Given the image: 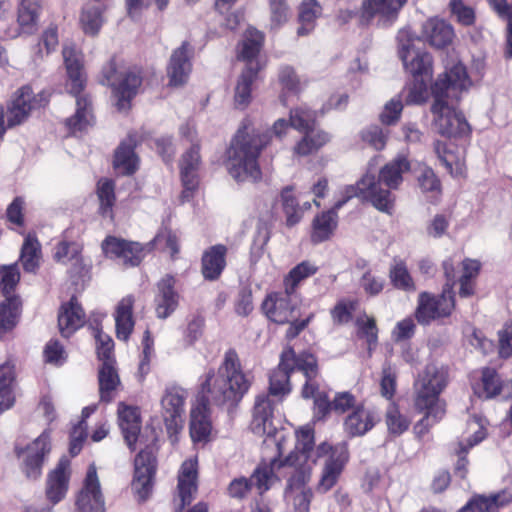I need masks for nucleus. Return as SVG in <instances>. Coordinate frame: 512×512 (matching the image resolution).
Returning a JSON list of instances; mask_svg holds the SVG:
<instances>
[{
	"label": "nucleus",
	"instance_id": "1",
	"mask_svg": "<svg viewBox=\"0 0 512 512\" xmlns=\"http://www.w3.org/2000/svg\"><path fill=\"white\" fill-rule=\"evenodd\" d=\"M251 386L250 378L242 371L235 350H228L216 374H208L201 386L197 405L190 413V435L193 441H204L211 433L208 405L235 407Z\"/></svg>",
	"mask_w": 512,
	"mask_h": 512
},
{
	"label": "nucleus",
	"instance_id": "2",
	"mask_svg": "<svg viewBox=\"0 0 512 512\" xmlns=\"http://www.w3.org/2000/svg\"><path fill=\"white\" fill-rule=\"evenodd\" d=\"M270 132L260 133L244 122L234 136L228 149L227 166L230 175L237 181L251 179L256 181L261 177L258 156L268 144Z\"/></svg>",
	"mask_w": 512,
	"mask_h": 512
},
{
	"label": "nucleus",
	"instance_id": "3",
	"mask_svg": "<svg viewBox=\"0 0 512 512\" xmlns=\"http://www.w3.org/2000/svg\"><path fill=\"white\" fill-rule=\"evenodd\" d=\"M448 378L446 367L428 364L415 381V407L425 412L424 417L415 426L418 435L425 434L429 426L444 416L445 403L439 399V395L446 388Z\"/></svg>",
	"mask_w": 512,
	"mask_h": 512
},
{
	"label": "nucleus",
	"instance_id": "4",
	"mask_svg": "<svg viewBox=\"0 0 512 512\" xmlns=\"http://www.w3.org/2000/svg\"><path fill=\"white\" fill-rule=\"evenodd\" d=\"M294 371H299L305 377V384L301 395L309 399L319 389L316 380L319 374L317 358L307 352L296 354L293 348H285L280 355V362L270 375L269 391L274 396L285 395L290 392V376Z\"/></svg>",
	"mask_w": 512,
	"mask_h": 512
},
{
	"label": "nucleus",
	"instance_id": "5",
	"mask_svg": "<svg viewBox=\"0 0 512 512\" xmlns=\"http://www.w3.org/2000/svg\"><path fill=\"white\" fill-rule=\"evenodd\" d=\"M62 54L69 80L68 89L76 97L77 105L75 115L68 118L66 124L72 132L82 131L91 125L93 119L91 101L86 96H80L86 83L82 55L74 45H65Z\"/></svg>",
	"mask_w": 512,
	"mask_h": 512
},
{
	"label": "nucleus",
	"instance_id": "6",
	"mask_svg": "<svg viewBox=\"0 0 512 512\" xmlns=\"http://www.w3.org/2000/svg\"><path fill=\"white\" fill-rule=\"evenodd\" d=\"M99 82L112 88L117 99L116 106L119 111H123L130 108V102L142 84V77L135 70H118L115 60L111 59L103 66Z\"/></svg>",
	"mask_w": 512,
	"mask_h": 512
},
{
	"label": "nucleus",
	"instance_id": "7",
	"mask_svg": "<svg viewBox=\"0 0 512 512\" xmlns=\"http://www.w3.org/2000/svg\"><path fill=\"white\" fill-rule=\"evenodd\" d=\"M399 56L405 70L417 77H432V56L416 47L415 42H420L410 31L401 30L398 34Z\"/></svg>",
	"mask_w": 512,
	"mask_h": 512
},
{
	"label": "nucleus",
	"instance_id": "8",
	"mask_svg": "<svg viewBox=\"0 0 512 512\" xmlns=\"http://www.w3.org/2000/svg\"><path fill=\"white\" fill-rule=\"evenodd\" d=\"M433 125L443 137H464L470 133V125L462 112L455 110L449 100L434 98L431 106Z\"/></svg>",
	"mask_w": 512,
	"mask_h": 512
},
{
	"label": "nucleus",
	"instance_id": "9",
	"mask_svg": "<svg viewBox=\"0 0 512 512\" xmlns=\"http://www.w3.org/2000/svg\"><path fill=\"white\" fill-rule=\"evenodd\" d=\"M343 195L349 200L353 197L368 201L378 211L391 215L394 209L395 197L389 190L378 187L376 176L365 174L355 185H348Z\"/></svg>",
	"mask_w": 512,
	"mask_h": 512
},
{
	"label": "nucleus",
	"instance_id": "10",
	"mask_svg": "<svg viewBox=\"0 0 512 512\" xmlns=\"http://www.w3.org/2000/svg\"><path fill=\"white\" fill-rule=\"evenodd\" d=\"M102 249L106 256L122 259L124 265L134 267L141 263L146 253L153 250V244H141L108 236L102 242Z\"/></svg>",
	"mask_w": 512,
	"mask_h": 512
},
{
	"label": "nucleus",
	"instance_id": "11",
	"mask_svg": "<svg viewBox=\"0 0 512 512\" xmlns=\"http://www.w3.org/2000/svg\"><path fill=\"white\" fill-rule=\"evenodd\" d=\"M48 99L44 92L34 94L30 86L21 87L12 100L7 113L9 127L22 124L27 120L32 110L47 104Z\"/></svg>",
	"mask_w": 512,
	"mask_h": 512
},
{
	"label": "nucleus",
	"instance_id": "12",
	"mask_svg": "<svg viewBox=\"0 0 512 512\" xmlns=\"http://www.w3.org/2000/svg\"><path fill=\"white\" fill-rule=\"evenodd\" d=\"M75 506L76 512L105 511V501L94 464H91L87 470L83 487L76 497Z\"/></svg>",
	"mask_w": 512,
	"mask_h": 512
},
{
	"label": "nucleus",
	"instance_id": "13",
	"mask_svg": "<svg viewBox=\"0 0 512 512\" xmlns=\"http://www.w3.org/2000/svg\"><path fill=\"white\" fill-rule=\"evenodd\" d=\"M278 478L269 465H259L250 478L240 477L234 479L229 487V495L233 498L243 499L250 492L253 485L257 487L260 494H263L277 481Z\"/></svg>",
	"mask_w": 512,
	"mask_h": 512
},
{
	"label": "nucleus",
	"instance_id": "14",
	"mask_svg": "<svg viewBox=\"0 0 512 512\" xmlns=\"http://www.w3.org/2000/svg\"><path fill=\"white\" fill-rule=\"evenodd\" d=\"M469 84L470 81L465 66L458 63L438 77L432 86L433 98L457 99L459 92L466 90Z\"/></svg>",
	"mask_w": 512,
	"mask_h": 512
},
{
	"label": "nucleus",
	"instance_id": "15",
	"mask_svg": "<svg viewBox=\"0 0 512 512\" xmlns=\"http://www.w3.org/2000/svg\"><path fill=\"white\" fill-rule=\"evenodd\" d=\"M407 0H362L360 8V25L368 26L375 17L382 25L396 20L399 11Z\"/></svg>",
	"mask_w": 512,
	"mask_h": 512
},
{
	"label": "nucleus",
	"instance_id": "16",
	"mask_svg": "<svg viewBox=\"0 0 512 512\" xmlns=\"http://www.w3.org/2000/svg\"><path fill=\"white\" fill-rule=\"evenodd\" d=\"M50 450V437L46 432H43L25 449H16L19 457L24 456L22 470L27 478L35 480L41 475L44 459Z\"/></svg>",
	"mask_w": 512,
	"mask_h": 512
},
{
	"label": "nucleus",
	"instance_id": "17",
	"mask_svg": "<svg viewBox=\"0 0 512 512\" xmlns=\"http://www.w3.org/2000/svg\"><path fill=\"white\" fill-rule=\"evenodd\" d=\"M184 400L185 391L177 387L166 389L161 399L162 417L170 436L177 434L183 427Z\"/></svg>",
	"mask_w": 512,
	"mask_h": 512
},
{
	"label": "nucleus",
	"instance_id": "18",
	"mask_svg": "<svg viewBox=\"0 0 512 512\" xmlns=\"http://www.w3.org/2000/svg\"><path fill=\"white\" fill-rule=\"evenodd\" d=\"M135 473L133 489L136 491L139 500L145 501L152 490V481L156 471V457L149 448L141 450L134 461Z\"/></svg>",
	"mask_w": 512,
	"mask_h": 512
},
{
	"label": "nucleus",
	"instance_id": "19",
	"mask_svg": "<svg viewBox=\"0 0 512 512\" xmlns=\"http://www.w3.org/2000/svg\"><path fill=\"white\" fill-rule=\"evenodd\" d=\"M454 308V296L447 295L443 289L439 297H433L423 292L419 296V303L416 310V319L421 324H428L436 318L446 317L451 314Z\"/></svg>",
	"mask_w": 512,
	"mask_h": 512
},
{
	"label": "nucleus",
	"instance_id": "20",
	"mask_svg": "<svg viewBox=\"0 0 512 512\" xmlns=\"http://www.w3.org/2000/svg\"><path fill=\"white\" fill-rule=\"evenodd\" d=\"M200 164V147L198 144H192L190 149L182 155L180 160V175L184 188L181 193L183 202L189 201L198 187V170Z\"/></svg>",
	"mask_w": 512,
	"mask_h": 512
},
{
	"label": "nucleus",
	"instance_id": "21",
	"mask_svg": "<svg viewBox=\"0 0 512 512\" xmlns=\"http://www.w3.org/2000/svg\"><path fill=\"white\" fill-rule=\"evenodd\" d=\"M289 287L284 292L274 293L266 297L262 309L267 317L275 323L285 324L295 320L296 304L292 302Z\"/></svg>",
	"mask_w": 512,
	"mask_h": 512
},
{
	"label": "nucleus",
	"instance_id": "22",
	"mask_svg": "<svg viewBox=\"0 0 512 512\" xmlns=\"http://www.w3.org/2000/svg\"><path fill=\"white\" fill-rule=\"evenodd\" d=\"M191 56L192 50L188 42H183L179 48L174 50L167 67L169 85L181 86L186 83L191 72Z\"/></svg>",
	"mask_w": 512,
	"mask_h": 512
},
{
	"label": "nucleus",
	"instance_id": "23",
	"mask_svg": "<svg viewBox=\"0 0 512 512\" xmlns=\"http://www.w3.org/2000/svg\"><path fill=\"white\" fill-rule=\"evenodd\" d=\"M175 283V278L166 274L157 284L156 313L159 318H167L178 306L179 295L174 289Z\"/></svg>",
	"mask_w": 512,
	"mask_h": 512
},
{
	"label": "nucleus",
	"instance_id": "24",
	"mask_svg": "<svg viewBox=\"0 0 512 512\" xmlns=\"http://www.w3.org/2000/svg\"><path fill=\"white\" fill-rule=\"evenodd\" d=\"M69 484V461L62 458L56 468L50 472L46 485L47 499L56 504L61 501L68 490Z\"/></svg>",
	"mask_w": 512,
	"mask_h": 512
},
{
	"label": "nucleus",
	"instance_id": "25",
	"mask_svg": "<svg viewBox=\"0 0 512 512\" xmlns=\"http://www.w3.org/2000/svg\"><path fill=\"white\" fill-rule=\"evenodd\" d=\"M197 462L185 461L181 466L178 476V493L181 505L176 512H182L186 505H189L197 493Z\"/></svg>",
	"mask_w": 512,
	"mask_h": 512
},
{
	"label": "nucleus",
	"instance_id": "26",
	"mask_svg": "<svg viewBox=\"0 0 512 512\" xmlns=\"http://www.w3.org/2000/svg\"><path fill=\"white\" fill-rule=\"evenodd\" d=\"M85 322V313L78 304L75 296H72L67 304L61 306L58 315L59 331L63 337H69Z\"/></svg>",
	"mask_w": 512,
	"mask_h": 512
},
{
	"label": "nucleus",
	"instance_id": "27",
	"mask_svg": "<svg viewBox=\"0 0 512 512\" xmlns=\"http://www.w3.org/2000/svg\"><path fill=\"white\" fill-rule=\"evenodd\" d=\"M227 247L217 244L208 248L202 255L201 272L206 280H217L226 266Z\"/></svg>",
	"mask_w": 512,
	"mask_h": 512
},
{
	"label": "nucleus",
	"instance_id": "28",
	"mask_svg": "<svg viewBox=\"0 0 512 512\" xmlns=\"http://www.w3.org/2000/svg\"><path fill=\"white\" fill-rule=\"evenodd\" d=\"M512 502V492H501L485 495H474L458 512H494Z\"/></svg>",
	"mask_w": 512,
	"mask_h": 512
},
{
	"label": "nucleus",
	"instance_id": "29",
	"mask_svg": "<svg viewBox=\"0 0 512 512\" xmlns=\"http://www.w3.org/2000/svg\"><path fill=\"white\" fill-rule=\"evenodd\" d=\"M273 404L267 395L256 397L253 408L251 429L257 435L271 436L273 434L272 418Z\"/></svg>",
	"mask_w": 512,
	"mask_h": 512
},
{
	"label": "nucleus",
	"instance_id": "30",
	"mask_svg": "<svg viewBox=\"0 0 512 512\" xmlns=\"http://www.w3.org/2000/svg\"><path fill=\"white\" fill-rule=\"evenodd\" d=\"M410 170V162L404 156H398L383 166L376 177L378 187L384 184L386 190L398 189L403 181V174ZM391 193V191H389Z\"/></svg>",
	"mask_w": 512,
	"mask_h": 512
},
{
	"label": "nucleus",
	"instance_id": "31",
	"mask_svg": "<svg viewBox=\"0 0 512 512\" xmlns=\"http://www.w3.org/2000/svg\"><path fill=\"white\" fill-rule=\"evenodd\" d=\"M422 37L431 46L440 49L452 43L454 30L444 20L433 18L423 25Z\"/></svg>",
	"mask_w": 512,
	"mask_h": 512
},
{
	"label": "nucleus",
	"instance_id": "32",
	"mask_svg": "<svg viewBox=\"0 0 512 512\" xmlns=\"http://www.w3.org/2000/svg\"><path fill=\"white\" fill-rule=\"evenodd\" d=\"M98 383L100 399L109 403L114 398V392L120 385V378L115 367V362H104L98 370Z\"/></svg>",
	"mask_w": 512,
	"mask_h": 512
},
{
	"label": "nucleus",
	"instance_id": "33",
	"mask_svg": "<svg viewBox=\"0 0 512 512\" xmlns=\"http://www.w3.org/2000/svg\"><path fill=\"white\" fill-rule=\"evenodd\" d=\"M375 425L373 412L365 409L363 405L357 406L344 422L345 430L351 436H362Z\"/></svg>",
	"mask_w": 512,
	"mask_h": 512
},
{
	"label": "nucleus",
	"instance_id": "34",
	"mask_svg": "<svg viewBox=\"0 0 512 512\" xmlns=\"http://www.w3.org/2000/svg\"><path fill=\"white\" fill-rule=\"evenodd\" d=\"M260 67L258 63L251 62L241 73L235 87V105L244 109L251 100V85L255 80Z\"/></svg>",
	"mask_w": 512,
	"mask_h": 512
},
{
	"label": "nucleus",
	"instance_id": "35",
	"mask_svg": "<svg viewBox=\"0 0 512 512\" xmlns=\"http://www.w3.org/2000/svg\"><path fill=\"white\" fill-rule=\"evenodd\" d=\"M119 425L124 439L131 450L135 449V443L140 433V417L135 408L125 406L119 409Z\"/></svg>",
	"mask_w": 512,
	"mask_h": 512
},
{
	"label": "nucleus",
	"instance_id": "36",
	"mask_svg": "<svg viewBox=\"0 0 512 512\" xmlns=\"http://www.w3.org/2000/svg\"><path fill=\"white\" fill-rule=\"evenodd\" d=\"M338 223V215L328 210L317 215L313 220L311 241L315 244L328 240L334 233Z\"/></svg>",
	"mask_w": 512,
	"mask_h": 512
},
{
	"label": "nucleus",
	"instance_id": "37",
	"mask_svg": "<svg viewBox=\"0 0 512 512\" xmlns=\"http://www.w3.org/2000/svg\"><path fill=\"white\" fill-rule=\"evenodd\" d=\"M133 302L132 297H125L119 302L116 309V334L118 339L124 341L128 340L134 327L132 317Z\"/></svg>",
	"mask_w": 512,
	"mask_h": 512
},
{
	"label": "nucleus",
	"instance_id": "38",
	"mask_svg": "<svg viewBox=\"0 0 512 512\" xmlns=\"http://www.w3.org/2000/svg\"><path fill=\"white\" fill-rule=\"evenodd\" d=\"M15 380L14 365L7 362L0 365V414L14 405L12 384Z\"/></svg>",
	"mask_w": 512,
	"mask_h": 512
},
{
	"label": "nucleus",
	"instance_id": "39",
	"mask_svg": "<svg viewBox=\"0 0 512 512\" xmlns=\"http://www.w3.org/2000/svg\"><path fill=\"white\" fill-rule=\"evenodd\" d=\"M20 307L19 297H6L0 302V337L16 326Z\"/></svg>",
	"mask_w": 512,
	"mask_h": 512
},
{
	"label": "nucleus",
	"instance_id": "40",
	"mask_svg": "<svg viewBox=\"0 0 512 512\" xmlns=\"http://www.w3.org/2000/svg\"><path fill=\"white\" fill-rule=\"evenodd\" d=\"M138 158L134 152L132 140L124 141L115 151L114 167L125 175L133 174L137 169Z\"/></svg>",
	"mask_w": 512,
	"mask_h": 512
},
{
	"label": "nucleus",
	"instance_id": "41",
	"mask_svg": "<svg viewBox=\"0 0 512 512\" xmlns=\"http://www.w3.org/2000/svg\"><path fill=\"white\" fill-rule=\"evenodd\" d=\"M330 137L324 131H316L314 128L304 132V137L295 147L297 154L307 156L318 151L322 146L329 142Z\"/></svg>",
	"mask_w": 512,
	"mask_h": 512
},
{
	"label": "nucleus",
	"instance_id": "42",
	"mask_svg": "<svg viewBox=\"0 0 512 512\" xmlns=\"http://www.w3.org/2000/svg\"><path fill=\"white\" fill-rule=\"evenodd\" d=\"M314 447V432L310 427H302L297 433L296 450L300 455L290 454L285 463L288 465H295L296 461L303 460L306 462L309 458L310 452Z\"/></svg>",
	"mask_w": 512,
	"mask_h": 512
},
{
	"label": "nucleus",
	"instance_id": "43",
	"mask_svg": "<svg viewBox=\"0 0 512 512\" xmlns=\"http://www.w3.org/2000/svg\"><path fill=\"white\" fill-rule=\"evenodd\" d=\"M321 14V6L315 0H303L299 8V22L297 29L299 36L309 34L314 28L315 19Z\"/></svg>",
	"mask_w": 512,
	"mask_h": 512
},
{
	"label": "nucleus",
	"instance_id": "44",
	"mask_svg": "<svg viewBox=\"0 0 512 512\" xmlns=\"http://www.w3.org/2000/svg\"><path fill=\"white\" fill-rule=\"evenodd\" d=\"M102 12L103 9L99 5L93 3H88L83 7L80 16V23L86 34L92 36L98 34L103 24Z\"/></svg>",
	"mask_w": 512,
	"mask_h": 512
},
{
	"label": "nucleus",
	"instance_id": "45",
	"mask_svg": "<svg viewBox=\"0 0 512 512\" xmlns=\"http://www.w3.org/2000/svg\"><path fill=\"white\" fill-rule=\"evenodd\" d=\"M263 40L264 36L260 31L254 28H250L246 31L240 49V57L247 61V65L251 62L258 63L255 61V58L260 52Z\"/></svg>",
	"mask_w": 512,
	"mask_h": 512
},
{
	"label": "nucleus",
	"instance_id": "46",
	"mask_svg": "<svg viewBox=\"0 0 512 512\" xmlns=\"http://www.w3.org/2000/svg\"><path fill=\"white\" fill-rule=\"evenodd\" d=\"M39 0H22L18 10V23L23 31L31 33L38 19Z\"/></svg>",
	"mask_w": 512,
	"mask_h": 512
},
{
	"label": "nucleus",
	"instance_id": "47",
	"mask_svg": "<svg viewBox=\"0 0 512 512\" xmlns=\"http://www.w3.org/2000/svg\"><path fill=\"white\" fill-rule=\"evenodd\" d=\"M40 245L36 238L28 236L21 249V262L27 272H35L39 266Z\"/></svg>",
	"mask_w": 512,
	"mask_h": 512
},
{
	"label": "nucleus",
	"instance_id": "48",
	"mask_svg": "<svg viewBox=\"0 0 512 512\" xmlns=\"http://www.w3.org/2000/svg\"><path fill=\"white\" fill-rule=\"evenodd\" d=\"M389 278L393 286L404 291H415L416 287L412 277L402 261H395L389 270Z\"/></svg>",
	"mask_w": 512,
	"mask_h": 512
},
{
	"label": "nucleus",
	"instance_id": "49",
	"mask_svg": "<svg viewBox=\"0 0 512 512\" xmlns=\"http://www.w3.org/2000/svg\"><path fill=\"white\" fill-rule=\"evenodd\" d=\"M343 469V462L337 458H329L324 466L321 479L318 484V491L323 493L330 490L337 482Z\"/></svg>",
	"mask_w": 512,
	"mask_h": 512
},
{
	"label": "nucleus",
	"instance_id": "50",
	"mask_svg": "<svg viewBox=\"0 0 512 512\" xmlns=\"http://www.w3.org/2000/svg\"><path fill=\"white\" fill-rule=\"evenodd\" d=\"M97 196L100 201L99 211L101 215L112 217V207L115 203L113 181L108 179H101L97 185Z\"/></svg>",
	"mask_w": 512,
	"mask_h": 512
},
{
	"label": "nucleus",
	"instance_id": "51",
	"mask_svg": "<svg viewBox=\"0 0 512 512\" xmlns=\"http://www.w3.org/2000/svg\"><path fill=\"white\" fill-rule=\"evenodd\" d=\"M316 112L306 107H299L290 111V126L301 131L306 132L315 126Z\"/></svg>",
	"mask_w": 512,
	"mask_h": 512
},
{
	"label": "nucleus",
	"instance_id": "52",
	"mask_svg": "<svg viewBox=\"0 0 512 512\" xmlns=\"http://www.w3.org/2000/svg\"><path fill=\"white\" fill-rule=\"evenodd\" d=\"M299 464V466L295 467L293 469V472L291 473L289 479H288V485L286 490H304L306 489V484L310 481L311 478V471L312 467L309 463L304 462L303 460L296 461V466Z\"/></svg>",
	"mask_w": 512,
	"mask_h": 512
},
{
	"label": "nucleus",
	"instance_id": "53",
	"mask_svg": "<svg viewBox=\"0 0 512 512\" xmlns=\"http://www.w3.org/2000/svg\"><path fill=\"white\" fill-rule=\"evenodd\" d=\"M281 199H282L283 210L287 217V219H286L287 225L294 226L295 224H297L300 221V219L302 217V212L299 209L297 199L292 194L291 187L288 186L282 190Z\"/></svg>",
	"mask_w": 512,
	"mask_h": 512
},
{
	"label": "nucleus",
	"instance_id": "54",
	"mask_svg": "<svg viewBox=\"0 0 512 512\" xmlns=\"http://www.w3.org/2000/svg\"><path fill=\"white\" fill-rule=\"evenodd\" d=\"M482 388L483 391L479 394L480 397L492 398L500 394L502 384L500 377L495 370L485 368L482 371Z\"/></svg>",
	"mask_w": 512,
	"mask_h": 512
},
{
	"label": "nucleus",
	"instance_id": "55",
	"mask_svg": "<svg viewBox=\"0 0 512 512\" xmlns=\"http://www.w3.org/2000/svg\"><path fill=\"white\" fill-rule=\"evenodd\" d=\"M0 273V289L4 298L16 297L12 293L20 280V273L17 266L11 265L7 267H2Z\"/></svg>",
	"mask_w": 512,
	"mask_h": 512
},
{
	"label": "nucleus",
	"instance_id": "56",
	"mask_svg": "<svg viewBox=\"0 0 512 512\" xmlns=\"http://www.w3.org/2000/svg\"><path fill=\"white\" fill-rule=\"evenodd\" d=\"M81 251L82 248L75 242H60L56 247L55 259L57 261H74L75 265L81 266Z\"/></svg>",
	"mask_w": 512,
	"mask_h": 512
},
{
	"label": "nucleus",
	"instance_id": "57",
	"mask_svg": "<svg viewBox=\"0 0 512 512\" xmlns=\"http://www.w3.org/2000/svg\"><path fill=\"white\" fill-rule=\"evenodd\" d=\"M317 268L308 261H303L296 265L285 279V286L294 292L295 287L303 279L315 274Z\"/></svg>",
	"mask_w": 512,
	"mask_h": 512
},
{
	"label": "nucleus",
	"instance_id": "58",
	"mask_svg": "<svg viewBox=\"0 0 512 512\" xmlns=\"http://www.w3.org/2000/svg\"><path fill=\"white\" fill-rule=\"evenodd\" d=\"M386 425L390 434L401 435L409 427V421L399 412L396 406L390 405L386 411Z\"/></svg>",
	"mask_w": 512,
	"mask_h": 512
},
{
	"label": "nucleus",
	"instance_id": "59",
	"mask_svg": "<svg viewBox=\"0 0 512 512\" xmlns=\"http://www.w3.org/2000/svg\"><path fill=\"white\" fill-rule=\"evenodd\" d=\"M432 77L413 78V83L408 87L405 101L407 104H420L425 100L427 86Z\"/></svg>",
	"mask_w": 512,
	"mask_h": 512
},
{
	"label": "nucleus",
	"instance_id": "60",
	"mask_svg": "<svg viewBox=\"0 0 512 512\" xmlns=\"http://www.w3.org/2000/svg\"><path fill=\"white\" fill-rule=\"evenodd\" d=\"M97 355L99 360L104 362H115L113 357L114 342L110 336L98 332L96 334Z\"/></svg>",
	"mask_w": 512,
	"mask_h": 512
},
{
	"label": "nucleus",
	"instance_id": "61",
	"mask_svg": "<svg viewBox=\"0 0 512 512\" xmlns=\"http://www.w3.org/2000/svg\"><path fill=\"white\" fill-rule=\"evenodd\" d=\"M450 8L452 14L457 17V20L465 26L472 25L475 20V14L471 7L466 6L463 0H451Z\"/></svg>",
	"mask_w": 512,
	"mask_h": 512
},
{
	"label": "nucleus",
	"instance_id": "62",
	"mask_svg": "<svg viewBox=\"0 0 512 512\" xmlns=\"http://www.w3.org/2000/svg\"><path fill=\"white\" fill-rule=\"evenodd\" d=\"M418 183L423 192H441L440 180L431 168H424L418 176Z\"/></svg>",
	"mask_w": 512,
	"mask_h": 512
},
{
	"label": "nucleus",
	"instance_id": "63",
	"mask_svg": "<svg viewBox=\"0 0 512 512\" xmlns=\"http://www.w3.org/2000/svg\"><path fill=\"white\" fill-rule=\"evenodd\" d=\"M363 140L375 150H382L386 145V135L378 126L366 129L362 134Z\"/></svg>",
	"mask_w": 512,
	"mask_h": 512
},
{
	"label": "nucleus",
	"instance_id": "64",
	"mask_svg": "<svg viewBox=\"0 0 512 512\" xmlns=\"http://www.w3.org/2000/svg\"><path fill=\"white\" fill-rule=\"evenodd\" d=\"M402 109V102L400 100L392 99L385 105L384 110L380 114L381 122L386 125L394 124L398 121Z\"/></svg>",
	"mask_w": 512,
	"mask_h": 512
}]
</instances>
